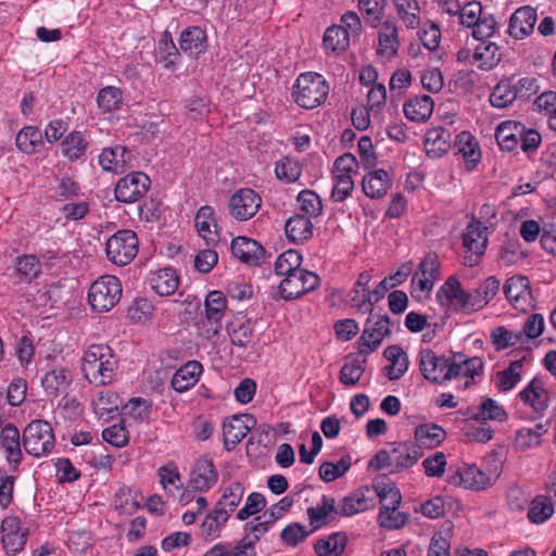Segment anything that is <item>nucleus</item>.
I'll use <instances>...</instances> for the list:
<instances>
[{
    "mask_svg": "<svg viewBox=\"0 0 556 556\" xmlns=\"http://www.w3.org/2000/svg\"><path fill=\"white\" fill-rule=\"evenodd\" d=\"M523 366V359H517L510 363L508 368L497 374L498 376V388L502 391L511 390L521 379V375L518 371Z\"/></svg>",
    "mask_w": 556,
    "mask_h": 556,
    "instance_id": "69168bd1",
    "label": "nucleus"
},
{
    "mask_svg": "<svg viewBox=\"0 0 556 556\" xmlns=\"http://www.w3.org/2000/svg\"><path fill=\"white\" fill-rule=\"evenodd\" d=\"M227 308V299L222 291H211L204 301L203 318L200 321L201 334L205 339L217 336Z\"/></svg>",
    "mask_w": 556,
    "mask_h": 556,
    "instance_id": "0eeeda50",
    "label": "nucleus"
},
{
    "mask_svg": "<svg viewBox=\"0 0 556 556\" xmlns=\"http://www.w3.org/2000/svg\"><path fill=\"white\" fill-rule=\"evenodd\" d=\"M218 473L211 459L200 458L191 472L189 485L199 492L210 490L217 481Z\"/></svg>",
    "mask_w": 556,
    "mask_h": 556,
    "instance_id": "412c9836",
    "label": "nucleus"
},
{
    "mask_svg": "<svg viewBox=\"0 0 556 556\" xmlns=\"http://www.w3.org/2000/svg\"><path fill=\"white\" fill-rule=\"evenodd\" d=\"M131 159V152L124 146L105 148L99 155V163L104 170L123 172Z\"/></svg>",
    "mask_w": 556,
    "mask_h": 556,
    "instance_id": "393cba45",
    "label": "nucleus"
},
{
    "mask_svg": "<svg viewBox=\"0 0 556 556\" xmlns=\"http://www.w3.org/2000/svg\"><path fill=\"white\" fill-rule=\"evenodd\" d=\"M390 325L391 320L388 315H376L371 311L358 341L359 354L366 356L375 351L381 344L382 340L391 333Z\"/></svg>",
    "mask_w": 556,
    "mask_h": 556,
    "instance_id": "9d476101",
    "label": "nucleus"
},
{
    "mask_svg": "<svg viewBox=\"0 0 556 556\" xmlns=\"http://www.w3.org/2000/svg\"><path fill=\"white\" fill-rule=\"evenodd\" d=\"M364 193L370 199H380L391 187L389 174L383 169L367 173L362 182Z\"/></svg>",
    "mask_w": 556,
    "mask_h": 556,
    "instance_id": "cd10ccee",
    "label": "nucleus"
},
{
    "mask_svg": "<svg viewBox=\"0 0 556 556\" xmlns=\"http://www.w3.org/2000/svg\"><path fill=\"white\" fill-rule=\"evenodd\" d=\"M338 514L339 509L336 507V500L331 496L323 495L316 506L307 508L309 523L313 527L312 531L326 526L333 519V515Z\"/></svg>",
    "mask_w": 556,
    "mask_h": 556,
    "instance_id": "4be33fe9",
    "label": "nucleus"
},
{
    "mask_svg": "<svg viewBox=\"0 0 556 556\" xmlns=\"http://www.w3.org/2000/svg\"><path fill=\"white\" fill-rule=\"evenodd\" d=\"M302 255L295 250H288L281 253L275 262V273L278 276H287L302 269Z\"/></svg>",
    "mask_w": 556,
    "mask_h": 556,
    "instance_id": "3c124183",
    "label": "nucleus"
},
{
    "mask_svg": "<svg viewBox=\"0 0 556 556\" xmlns=\"http://www.w3.org/2000/svg\"><path fill=\"white\" fill-rule=\"evenodd\" d=\"M329 90L328 83L320 74L307 72L298 77L292 96L301 108L312 110L326 101Z\"/></svg>",
    "mask_w": 556,
    "mask_h": 556,
    "instance_id": "f03ea898",
    "label": "nucleus"
},
{
    "mask_svg": "<svg viewBox=\"0 0 556 556\" xmlns=\"http://www.w3.org/2000/svg\"><path fill=\"white\" fill-rule=\"evenodd\" d=\"M470 293L463 289L455 276H450L437 292V301L443 307L455 312L471 313L475 302Z\"/></svg>",
    "mask_w": 556,
    "mask_h": 556,
    "instance_id": "6e6552de",
    "label": "nucleus"
},
{
    "mask_svg": "<svg viewBox=\"0 0 556 556\" xmlns=\"http://www.w3.org/2000/svg\"><path fill=\"white\" fill-rule=\"evenodd\" d=\"M445 439V431L435 424L419 425L415 429V440L420 448H434Z\"/></svg>",
    "mask_w": 556,
    "mask_h": 556,
    "instance_id": "c9c22d12",
    "label": "nucleus"
},
{
    "mask_svg": "<svg viewBox=\"0 0 556 556\" xmlns=\"http://www.w3.org/2000/svg\"><path fill=\"white\" fill-rule=\"evenodd\" d=\"M22 438L13 424H7L0 430V450L12 470L16 471L23 460Z\"/></svg>",
    "mask_w": 556,
    "mask_h": 556,
    "instance_id": "2eb2a0df",
    "label": "nucleus"
},
{
    "mask_svg": "<svg viewBox=\"0 0 556 556\" xmlns=\"http://www.w3.org/2000/svg\"><path fill=\"white\" fill-rule=\"evenodd\" d=\"M230 341L239 348H247L253 337V329L249 323H230L227 327Z\"/></svg>",
    "mask_w": 556,
    "mask_h": 556,
    "instance_id": "052dcab7",
    "label": "nucleus"
},
{
    "mask_svg": "<svg viewBox=\"0 0 556 556\" xmlns=\"http://www.w3.org/2000/svg\"><path fill=\"white\" fill-rule=\"evenodd\" d=\"M319 285L320 279L315 273L302 268L280 281L279 293L283 300H293L314 291Z\"/></svg>",
    "mask_w": 556,
    "mask_h": 556,
    "instance_id": "1a4fd4ad",
    "label": "nucleus"
},
{
    "mask_svg": "<svg viewBox=\"0 0 556 556\" xmlns=\"http://www.w3.org/2000/svg\"><path fill=\"white\" fill-rule=\"evenodd\" d=\"M123 401L119 395L111 390H104L98 393L92 401L96 415L100 418L109 417L112 413L117 412Z\"/></svg>",
    "mask_w": 556,
    "mask_h": 556,
    "instance_id": "49530a36",
    "label": "nucleus"
},
{
    "mask_svg": "<svg viewBox=\"0 0 556 556\" xmlns=\"http://www.w3.org/2000/svg\"><path fill=\"white\" fill-rule=\"evenodd\" d=\"M378 54L391 59L397 54L400 41L397 37V27L392 22H384L378 34Z\"/></svg>",
    "mask_w": 556,
    "mask_h": 556,
    "instance_id": "473e14b6",
    "label": "nucleus"
},
{
    "mask_svg": "<svg viewBox=\"0 0 556 556\" xmlns=\"http://www.w3.org/2000/svg\"><path fill=\"white\" fill-rule=\"evenodd\" d=\"M433 100L430 96L422 94L407 100L404 103L403 111L405 116L417 123L426 122L433 112Z\"/></svg>",
    "mask_w": 556,
    "mask_h": 556,
    "instance_id": "2f4dec72",
    "label": "nucleus"
},
{
    "mask_svg": "<svg viewBox=\"0 0 556 556\" xmlns=\"http://www.w3.org/2000/svg\"><path fill=\"white\" fill-rule=\"evenodd\" d=\"M384 357L391 363L384 369L390 380L400 379L408 369V357L399 345H390L383 352Z\"/></svg>",
    "mask_w": 556,
    "mask_h": 556,
    "instance_id": "72a5a7b5",
    "label": "nucleus"
},
{
    "mask_svg": "<svg viewBox=\"0 0 556 556\" xmlns=\"http://www.w3.org/2000/svg\"><path fill=\"white\" fill-rule=\"evenodd\" d=\"M298 201L301 211L305 213L306 217L311 218L321 215L323 203L315 191L309 189L302 190L298 195Z\"/></svg>",
    "mask_w": 556,
    "mask_h": 556,
    "instance_id": "5fc2aeb1",
    "label": "nucleus"
},
{
    "mask_svg": "<svg viewBox=\"0 0 556 556\" xmlns=\"http://www.w3.org/2000/svg\"><path fill=\"white\" fill-rule=\"evenodd\" d=\"M87 149L88 142L84 134L77 130L70 132L61 142V153L71 162L84 157Z\"/></svg>",
    "mask_w": 556,
    "mask_h": 556,
    "instance_id": "4c0bfd02",
    "label": "nucleus"
},
{
    "mask_svg": "<svg viewBox=\"0 0 556 556\" xmlns=\"http://www.w3.org/2000/svg\"><path fill=\"white\" fill-rule=\"evenodd\" d=\"M523 131V124L515 121L501 123L495 130V139L501 150L513 151L519 146V138Z\"/></svg>",
    "mask_w": 556,
    "mask_h": 556,
    "instance_id": "a878e982",
    "label": "nucleus"
},
{
    "mask_svg": "<svg viewBox=\"0 0 556 556\" xmlns=\"http://www.w3.org/2000/svg\"><path fill=\"white\" fill-rule=\"evenodd\" d=\"M473 63L480 70L489 71L495 67L501 61L500 48L495 42L479 41L472 52Z\"/></svg>",
    "mask_w": 556,
    "mask_h": 556,
    "instance_id": "c756f323",
    "label": "nucleus"
},
{
    "mask_svg": "<svg viewBox=\"0 0 556 556\" xmlns=\"http://www.w3.org/2000/svg\"><path fill=\"white\" fill-rule=\"evenodd\" d=\"M195 228L207 244L218 241L215 211L210 205L201 206L194 217Z\"/></svg>",
    "mask_w": 556,
    "mask_h": 556,
    "instance_id": "5701e85b",
    "label": "nucleus"
},
{
    "mask_svg": "<svg viewBox=\"0 0 556 556\" xmlns=\"http://www.w3.org/2000/svg\"><path fill=\"white\" fill-rule=\"evenodd\" d=\"M374 506V501L368 498L365 490L358 489L346 495L340 503L338 509L342 516H353L365 511Z\"/></svg>",
    "mask_w": 556,
    "mask_h": 556,
    "instance_id": "ea45409f",
    "label": "nucleus"
},
{
    "mask_svg": "<svg viewBox=\"0 0 556 556\" xmlns=\"http://www.w3.org/2000/svg\"><path fill=\"white\" fill-rule=\"evenodd\" d=\"M517 92L510 79L501 80L490 94V103L498 109L508 108L518 99Z\"/></svg>",
    "mask_w": 556,
    "mask_h": 556,
    "instance_id": "8fccbe9b",
    "label": "nucleus"
},
{
    "mask_svg": "<svg viewBox=\"0 0 556 556\" xmlns=\"http://www.w3.org/2000/svg\"><path fill=\"white\" fill-rule=\"evenodd\" d=\"M480 223H470L463 235L464 247L471 252L469 256L464 257V264L468 266L477 265L481 255L484 254L488 238Z\"/></svg>",
    "mask_w": 556,
    "mask_h": 556,
    "instance_id": "f3484780",
    "label": "nucleus"
},
{
    "mask_svg": "<svg viewBox=\"0 0 556 556\" xmlns=\"http://www.w3.org/2000/svg\"><path fill=\"white\" fill-rule=\"evenodd\" d=\"M180 50L189 56H199L206 49V34L198 26H190L181 31Z\"/></svg>",
    "mask_w": 556,
    "mask_h": 556,
    "instance_id": "b1692460",
    "label": "nucleus"
},
{
    "mask_svg": "<svg viewBox=\"0 0 556 556\" xmlns=\"http://www.w3.org/2000/svg\"><path fill=\"white\" fill-rule=\"evenodd\" d=\"M122 291V283L117 277L101 276L90 286L89 304L97 312H109L119 302Z\"/></svg>",
    "mask_w": 556,
    "mask_h": 556,
    "instance_id": "20e7f679",
    "label": "nucleus"
},
{
    "mask_svg": "<svg viewBox=\"0 0 556 556\" xmlns=\"http://www.w3.org/2000/svg\"><path fill=\"white\" fill-rule=\"evenodd\" d=\"M244 494V486L240 482H232L230 483L224 491V494L217 502L216 508L220 513H225L226 517L229 518L231 513L235 511V509L240 504L242 497Z\"/></svg>",
    "mask_w": 556,
    "mask_h": 556,
    "instance_id": "c03bdc74",
    "label": "nucleus"
},
{
    "mask_svg": "<svg viewBox=\"0 0 556 556\" xmlns=\"http://www.w3.org/2000/svg\"><path fill=\"white\" fill-rule=\"evenodd\" d=\"M271 526L273 523L269 522L268 519L263 518V515L258 516L253 521L245 523V535L242 538V540L255 547V544L269 530Z\"/></svg>",
    "mask_w": 556,
    "mask_h": 556,
    "instance_id": "13d9d810",
    "label": "nucleus"
},
{
    "mask_svg": "<svg viewBox=\"0 0 556 556\" xmlns=\"http://www.w3.org/2000/svg\"><path fill=\"white\" fill-rule=\"evenodd\" d=\"M202 371L201 363L190 361L181 366L172 378V387L177 392H185L192 388Z\"/></svg>",
    "mask_w": 556,
    "mask_h": 556,
    "instance_id": "7c9ffc66",
    "label": "nucleus"
},
{
    "mask_svg": "<svg viewBox=\"0 0 556 556\" xmlns=\"http://www.w3.org/2000/svg\"><path fill=\"white\" fill-rule=\"evenodd\" d=\"M2 545L8 554L20 553L27 541L28 529L21 527L17 517H7L1 522Z\"/></svg>",
    "mask_w": 556,
    "mask_h": 556,
    "instance_id": "dca6fc26",
    "label": "nucleus"
},
{
    "mask_svg": "<svg viewBox=\"0 0 556 556\" xmlns=\"http://www.w3.org/2000/svg\"><path fill=\"white\" fill-rule=\"evenodd\" d=\"M256 419L250 414L233 415L223 424L224 447L233 450L255 426Z\"/></svg>",
    "mask_w": 556,
    "mask_h": 556,
    "instance_id": "ddd939ff",
    "label": "nucleus"
},
{
    "mask_svg": "<svg viewBox=\"0 0 556 556\" xmlns=\"http://www.w3.org/2000/svg\"><path fill=\"white\" fill-rule=\"evenodd\" d=\"M81 369L90 383L106 386L114 379L117 359L110 346L92 344L84 354Z\"/></svg>",
    "mask_w": 556,
    "mask_h": 556,
    "instance_id": "f257e3e1",
    "label": "nucleus"
},
{
    "mask_svg": "<svg viewBox=\"0 0 556 556\" xmlns=\"http://www.w3.org/2000/svg\"><path fill=\"white\" fill-rule=\"evenodd\" d=\"M346 542L348 538L343 532H334L325 540H318L314 548L318 556H341Z\"/></svg>",
    "mask_w": 556,
    "mask_h": 556,
    "instance_id": "a18cd8bd",
    "label": "nucleus"
},
{
    "mask_svg": "<svg viewBox=\"0 0 556 556\" xmlns=\"http://www.w3.org/2000/svg\"><path fill=\"white\" fill-rule=\"evenodd\" d=\"M351 457L343 456L338 463L324 462L319 467V477L325 482H332L344 476L351 468Z\"/></svg>",
    "mask_w": 556,
    "mask_h": 556,
    "instance_id": "603ef678",
    "label": "nucleus"
},
{
    "mask_svg": "<svg viewBox=\"0 0 556 556\" xmlns=\"http://www.w3.org/2000/svg\"><path fill=\"white\" fill-rule=\"evenodd\" d=\"M22 442L27 454L37 458L47 456L55 445L53 429L48 421L33 420L24 428Z\"/></svg>",
    "mask_w": 556,
    "mask_h": 556,
    "instance_id": "7ed1b4c3",
    "label": "nucleus"
},
{
    "mask_svg": "<svg viewBox=\"0 0 556 556\" xmlns=\"http://www.w3.org/2000/svg\"><path fill=\"white\" fill-rule=\"evenodd\" d=\"M522 402L530 405L533 410L543 416L548 407V392L542 387L538 379H533L529 386L519 393Z\"/></svg>",
    "mask_w": 556,
    "mask_h": 556,
    "instance_id": "c85d7f7f",
    "label": "nucleus"
},
{
    "mask_svg": "<svg viewBox=\"0 0 556 556\" xmlns=\"http://www.w3.org/2000/svg\"><path fill=\"white\" fill-rule=\"evenodd\" d=\"M16 273L25 280H31L41 273V264L39 260L31 254L17 258Z\"/></svg>",
    "mask_w": 556,
    "mask_h": 556,
    "instance_id": "338daca9",
    "label": "nucleus"
},
{
    "mask_svg": "<svg viewBox=\"0 0 556 556\" xmlns=\"http://www.w3.org/2000/svg\"><path fill=\"white\" fill-rule=\"evenodd\" d=\"M538 15L535 9L526 5L517 9L509 18L508 34L516 40H521L532 34Z\"/></svg>",
    "mask_w": 556,
    "mask_h": 556,
    "instance_id": "a211bd4d",
    "label": "nucleus"
},
{
    "mask_svg": "<svg viewBox=\"0 0 556 556\" xmlns=\"http://www.w3.org/2000/svg\"><path fill=\"white\" fill-rule=\"evenodd\" d=\"M262 198L251 188L237 190L228 200V212L239 222L252 218L260 210Z\"/></svg>",
    "mask_w": 556,
    "mask_h": 556,
    "instance_id": "9b49d317",
    "label": "nucleus"
},
{
    "mask_svg": "<svg viewBox=\"0 0 556 556\" xmlns=\"http://www.w3.org/2000/svg\"><path fill=\"white\" fill-rule=\"evenodd\" d=\"M365 363L366 358L353 359L351 362L345 363L340 370L339 379L340 382L344 386H354L362 378L365 371Z\"/></svg>",
    "mask_w": 556,
    "mask_h": 556,
    "instance_id": "680f3d73",
    "label": "nucleus"
},
{
    "mask_svg": "<svg viewBox=\"0 0 556 556\" xmlns=\"http://www.w3.org/2000/svg\"><path fill=\"white\" fill-rule=\"evenodd\" d=\"M507 417L506 412L493 399H484L480 404L479 412L471 415L476 421L497 420L504 421Z\"/></svg>",
    "mask_w": 556,
    "mask_h": 556,
    "instance_id": "864d4df0",
    "label": "nucleus"
},
{
    "mask_svg": "<svg viewBox=\"0 0 556 556\" xmlns=\"http://www.w3.org/2000/svg\"><path fill=\"white\" fill-rule=\"evenodd\" d=\"M554 514L552 502L545 496L535 497L528 510V518L533 523H542Z\"/></svg>",
    "mask_w": 556,
    "mask_h": 556,
    "instance_id": "4d7b16f0",
    "label": "nucleus"
},
{
    "mask_svg": "<svg viewBox=\"0 0 556 556\" xmlns=\"http://www.w3.org/2000/svg\"><path fill=\"white\" fill-rule=\"evenodd\" d=\"M287 238L294 243H304L313 237V224L308 217L294 214L285 225Z\"/></svg>",
    "mask_w": 556,
    "mask_h": 556,
    "instance_id": "bb28decb",
    "label": "nucleus"
},
{
    "mask_svg": "<svg viewBox=\"0 0 556 556\" xmlns=\"http://www.w3.org/2000/svg\"><path fill=\"white\" fill-rule=\"evenodd\" d=\"M451 132L444 127H434L427 131L425 137V149L428 155L441 156L450 148Z\"/></svg>",
    "mask_w": 556,
    "mask_h": 556,
    "instance_id": "f704fd0d",
    "label": "nucleus"
},
{
    "mask_svg": "<svg viewBox=\"0 0 556 556\" xmlns=\"http://www.w3.org/2000/svg\"><path fill=\"white\" fill-rule=\"evenodd\" d=\"M395 287L396 282H391V279L387 277L383 278L372 291L364 294V298L358 304V308L363 312H371L372 305L383 299L386 293Z\"/></svg>",
    "mask_w": 556,
    "mask_h": 556,
    "instance_id": "6e6d98bb",
    "label": "nucleus"
},
{
    "mask_svg": "<svg viewBox=\"0 0 556 556\" xmlns=\"http://www.w3.org/2000/svg\"><path fill=\"white\" fill-rule=\"evenodd\" d=\"M441 264L439 256L433 253H427L420 261L417 271L413 277V281L418 278V288L420 291L430 292L437 280L440 278Z\"/></svg>",
    "mask_w": 556,
    "mask_h": 556,
    "instance_id": "6ab92c4d",
    "label": "nucleus"
},
{
    "mask_svg": "<svg viewBox=\"0 0 556 556\" xmlns=\"http://www.w3.org/2000/svg\"><path fill=\"white\" fill-rule=\"evenodd\" d=\"M419 369L428 381L443 384L455 378L454 356L437 355L430 349H422L419 352Z\"/></svg>",
    "mask_w": 556,
    "mask_h": 556,
    "instance_id": "39448f33",
    "label": "nucleus"
},
{
    "mask_svg": "<svg viewBox=\"0 0 556 556\" xmlns=\"http://www.w3.org/2000/svg\"><path fill=\"white\" fill-rule=\"evenodd\" d=\"M42 132L36 126H25L16 135L15 144L18 150L34 154L43 147Z\"/></svg>",
    "mask_w": 556,
    "mask_h": 556,
    "instance_id": "58836bf2",
    "label": "nucleus"
},
{
    "mask_svg": "<svg viewBox=\"0 0 556 556\" xmlns=\"http://www.w3.org/2000/svg\"><path fill=\"white\" fill-rule=\"evenodd\" d=\"M71 381L70 371L65 368H54L41 379V384L48 394L56 395L64 392Z\"/></svg>",
    "mask_w": 556,
    "mask_h": 556,
    "instance_id": "09e8293b",
    "label": "nucleus"
},
{
    "mask_svg": "<svg viewBox=\"0 0 556 556\" xmlns=\"http://www.w3.org/2000/svg\"><path fill=\"white\" fill-rule=\"evenodd\" d=\"M123 101V92L119 88L108 86L102 88L97 97V102L100 109L105 112H111L119 108Z\"/></svg>",
    "mask_w": 556,
    "mask_h": 556,
    "instance_id": "bf43d9fd",
    "label": "nucleus"
},
{
    "mask_svg": "<svg viewBox=\"0 0 556 556\" xmlns=\"http://www.w3.org/2000/svg\"><path fill=\"white\" fill-rule=\"evenodd\" d=\"M400 21L407 27L416 29L421 22V8L418 0H392Z\"/></svg>",
    "mask_w": 556,
    "mask_h": 556,
    "instance_id": "e433bc0d",
    "label": "nucleus"
},
{
    "mask_svg": "<svg viewBox=\"0 0 556 556\" xmlns=\"http://www.w3.org/2000/svg\"><path fill=\"white\" fill-rule=\"evenodd\" d=\"M324 48L328 51L340 53L350 46V35L343 26L332 25L324 34Z\"/></svg>",
    "mask_w": 556,
    "mask_h": 556,
    "instance_id": "37998d69",
    "label": "nucleus"
},
{
    "mask_svg": "<svg viewBox=\"0 0 556 556\" xmlns=\"http://www.w3.org/2000/svg\"><path fill=\"white\" fill-rule=\"evenodd\" d=\"M503 291L508 301L517 302L529 292V280L525 276H513L506 280Z\"/></svg>",
    "mask_w": 556,
    "mask_h": 556,
    "instance_id": "0e129e2a",
    "label": "nucleus"
},
{
    "mask_svg": "<svg viewBox=\"0 0 556 556\" xmlns=\"http://www.w3.org/2000/svg\"><path fill=\"white\" fill-rule=\"evenodd\" d=\"M492 343L495 346L496 351L505 350L509 346H514L517 343L522 341V332L517 331L513 332L507 330L505 327L500 326L495 328L492 333Z\"/></svg>",
    "mask_w": 556,
    "mask_h": 556,
    "instance_id": "e2e57ef3",
    "label": "nucleus"
},
{
    "mask_svg": "<svg viewBox=\"0 0 556 556\" xmlns=\"http://www.w3.org/2000/svg\"><path fill=\"white\" fill-rule=\"evenodd\" d=\"M275 174L280 180L293 182L301 176V168L295 161L289 157H283L276 162Z\"/></svg>",
    "mask_w": 556,
    "mask_h": 556,
    "instance_id": "774afa93",
    "label": "nucleus"
},
{
    "mask_svg": "<svg viewBox=\"0 0 556 556\" xmlns=\"http://www.w3.org/2000/svg\"><path fill=\"white\" fill-rule=\"evenodd\" d=\"M138 237L135 231L123 229L106 241L105 252L110 262L118 266L129 264L138 253Z\"/></svg>",
    "mask_w": 556,
    "mask_h": 556,
    "instance_id": "423d86ee",
    "label": "nucleus"
},
{
    "mask_svg": "<svg viewBox=\"0 0 556 556\" xmlns=\"http://www.w3.org/2000/svg\"><path fill=\"white\" fill-rule=\"evenodd\" d=\"M152 289L161 296L173 294L179 285V278L173 268L157 270L150 280Z\"/></svg>",
    "mask_w": 556,
    "mask_h": 556,
    "instance_id": "a19ab883",
    "label": "nucleus"
},
{
    "mask_svg": "<svg viewBox=\"0 0 556 556\" xmlns=\"http://www.w3.org/2000/svg\"><path fill=\"white\" fill-rule=\"evenodd\" d=\"M150 185V178L144 173H130L117 181L114 190L115 198L124 203L136 202L148 192Z\"/></svg>",
    "mask_w": 556,
    "mask_h": 556,
    "instance_id": "f8f14e48",
    "label": "nucleus"
},
{
    "mask_svg": "<svg viewBox=\"0 0 556 556\" xmlns=\"http://www.w3.org/2000/svg\"><path fill=\"white\" fill-rule=\"evenodd\" d=\"M455 144L457 146L458 153L462 154L466 163L467 169L471 170L481 157V152L477 142H475V138L469 132L462 131L457 136Z\"/></svg>",
    "mask_w": 556,
    "mask_h": 556,
    "instance_id": "79ce46f5",
    "label": "nucleus"
},
{
    "mask_svg": "<svg viewBox=\"0 0 556 556\" xmlns=\"http://www.w3.org/2000/svg\"><path fill=\"white\" fill-rule=\"evenodd\" d=\"M448 483L481 491L493 484V477L475 465H463L448 477Z\"/></svg>",
    "mask_w": 556,
    "mask_h": 556,
    "instance_id": "4468645a",
    "label": "nucleus"
},
{
    "mask_svg": "<svg viewBox=\"0 0 556 556\" xmlns=\"http://www.w3.org/2000/svg\"><path fill=\"white\" fill-rule=\"evenodd\" d=\"M231 253L248 265H258L265 256L264 248L248 237H237L231 241Z\"/></svg>",
    "mask_w": 556,
    "mask_h": 556,
    "instance_id": "aec40b11",
    "label": "nucleus"
},
{
    "mask_svg": "<svg viewBox=\"0 0 556 556\" xmlns=\"http://www.w3.org/2000/svg\"><path fill=\"white\" fill-rule=\"evenodd\" d=\"M421 455L417 446L401 443L392 450L393 466L396 471H402L412 467Z\"/></svg>",
    "mask_w": 556,
    "mask_h": 556,
    "instance_id": "de8ad7c7",
    "label": "nucleus"
}]
</instances>
